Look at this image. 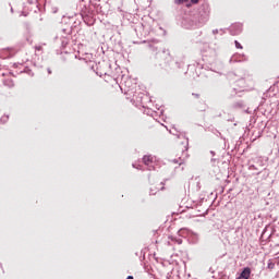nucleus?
<instances>
[{"label": "nucleus", "instance_id": "obj_1", "mask_svg": "<svg viewBox=\"0 0 279 279\" xmlns=\"http://www.w3.org/2000/svg\"><path fill=\"white\" fill-rule=\"evenodd\" d=\"M126 99H130L133 104H143L145 94L138 92L136 83L132 84V80L124 82Z\"/></svg>", "mask_w": 279, "mask_h": 279}, {"label": "nucleus", "instance_id": "obj_2", "mask_svg": "<svg viewBox=\"0 0 279 279\" xmlns=\"http://www.w3.org/2000/svg\"><path fill=\"white\" fill-rule=\"evenodd\" d=\"M247 90H254V81L250 78H240L235 82L231 95H238V93H245Z\"/></svg>", "mask_w": 279, "mask_h": 279}, {"label": "nucleus", "instance_id": "obj_3", "mask_svg": "<svg viewBox=\"0 0 279 279\" xmlns=\"http://www.w3.org/2000/svg\"><path fill=\"white\" fill-rule=\"evenodd\" d=\"M183 25L187 29H193V27H199L204 25V20L202 19L199 13H194L193 15L184 20Z\"/></svg>", "mask_w": 279, "mask_h": 279}, {"label": "nucleus", "instance_id": "obj_4", "mask_svg": "<svg viewBox=\"0 0 279 279\" xmlns=\"http://www.w3.org/2000/svg\"><path fill=\"white\" fill-rule=\"evenodd\" d=\"M156 59L159 62H163V64H169L171 61V56H169V51H161L157 54Z\"/></svg>", "mask_w": 279, "mask_h": 279}, {"label": "nucleus", "instance_id": "obj_5", "mask_svg": "<svg viewBox=\"0 0 279 279\" xmlns=\"http://www.w3.org/2000/svg\"><path fill=\"white\" fill-rule=\"evenodd\" d=\"M62 32L65 33V37L60 38V40L61 46L64 49L69 45V43H71V28H63Z\"/></svg>", "mask_w": 279, "mask_h": 279}, {"label": "nucleus", "instance_id": "obj_6", "mask_svg": "<svg viewBox=\"0 0 279 279\" xmlns=\"http://www.w3.org/2000/svg\"><path fill=\"white\" fill-rule=\"evenodd\" d=\"M250 276H252V269L250 267H245L236 279H250Z\"/></svg>", "mask_w": 279, "mask_h": 279}, {"label": "nucleus", "instance_id": "obj_7", "mask_svg": "<svg viewBox=\"0 0 279 279\" xmlns=\"http://www.w3.org/2000/svg\"><path fill=\"white\" fill-rule=\"evenodd\" d=\"M169 242H168V245H182V239L181 238H175V236H172L170 235L169 238Z\"/></svg>", "mask_w": 279, "mask_h": 279}, {"label": "nucleus", "instance_id": "obj_8", "mask_svg": "<svg viewBox=\"0 0 279 279\" xmlns=\"http://www.w3.org/2000/svg\"><path fill=\"white\" fill-rule=\"evenodd\" d=\"M143 162H144V165H146V167H151V165H154V156H151V155L144 156Z\"/></svg>", "mask_w": 279, "mask_h": 279}, {"label": "nucleus", "instance_id": "obj_9", "mask_svg": "<svg viewBox=\"0 0 279 279\" xmlns=\"http://www.w3.org/2000/svg\"><path fill=\"white\" fill-rule=\"evenodd\" d=\"M233 110H243L245 108V102L243 100H238L232 104Z\"/></svg>", "mask_w": 279, "mask_h": 279}, {"label": "nucleus", "instance_id": "obj_10", "mask_svg": "<svg viewBox=\"0 0 279 279\" xmlns=\"http://www.w3.org/2000/svg\"><path fill=\"white\" fill-rule=\"evenodd\" d=\"M241 32H242L241 25L235 24L231 26V34L233 36H236V34H241Z\"/></svg>", "mask_w": 279, "mask_h": 279}, {"label": "nucleus", "instance_id": "obj_11", "mask_svg": "<svg viewBox=\"0 0 279 279\" xmlns=\"http://www.w3.org/2000/svg\"><path fill=\"white\" fill-rule=\"evenodd\" d=\"M276 267V264L274 263V260L269 259L268 264H267V269H274Z\"/></svg>", "mask_w": 279, "mask_h": 279}, {"label": "nucleus", "instance_id": "obj_12", "mask_svg": "<svg viewBox=\"0 0 279 279\" xmlns=\"http://www.w3.org/2000/svg\"><path fill=\"white\" fill-rule=\"evenodd\" d=\"M174 165H184V159L179 158L173 160Z\"/></svg>", "mask_w": 279, "mask_h": 279}, {"label": "nucleus", "instance_id": "obj_13", "mask_svg": "<svg viewBox=\"0 0 279 279\" xmlns=\"http://www.w3.org/2000/svg\"><path fill=\"white\" fill-rule=\"evenodd\" d=\"M10 119V116H3L1 119H0V122L1 123H8V120Z\"/></svg>", "mask_w": 279, "mask_h": 279}, {"label": "nucleus", "instance_id": "obj_14", "mask_svg": "<svg viewBox=\"0 0 279 279\" xmlns=\"http://www.w3.org/2000/svg\"><path fill=\"white\" fill-rule=\"evenodd\" d=\"M186 1H189V0H174V3L177 5H182V3H186Z\"/></svg>", "mask_w": 279, "mask_h": 279}, {"label": "nucleus", "instance_id": "obj_15", "mask_svg": "<svg viewBox=\"0 0 279 279\" xmlns=\"http://www.w3.org/2000/svg\"><path fill=\"white\" fill-rule=\"evenodd\" d=\"M234 45L236 49H243V46L238 40L234 41Z\"/></svg>", "mask_w": 279, "mask_h": 279}, {"label": "nucleus", "instance_id": "obj_16", "mask_svg": "<svg viewBox=\"0 0 279 279\" xmlns=\"http://www.w3.org/2000/svg\"><path fill=\"white\" fill-rule=\"evenodd\" d=\"M206 108H208V107L206 106V104H204L203 107H201L198 110L201 112H206Z\"/></svg>", "mask_w": 279, "mask_h": 279}, {"label": "nucleus", "instance_id": "obj_17", "mask_svg": "<svg viewBox=\"0 0 279 279\" xmlns=\"http://www.w3.org/2000/svg\"><path fill=\"white\" fill-rule=\"evenodd\" d=\"M63 37H66V33H64V32H60L59 33V36H58V38H63Z\"/></svg>", "mask_w": 279, "mask_h": 279}, {"label": "nucleus", "instance_id": "obj_18", "mask_svg": "<svg viewBox=\"0 0 279 279\" xmlns=\"http://www.w3.org/2000/svg\"><path fill=\"white\" fill-rule=\"evenodd\" d=\"M35 49H36L37 51H43V47H41V46H36Z\"/></svg>", "mask_w": 279, "mask_h": 279}, {"label": "nucleus", "instance_id": "obj_19", "mask_svg": "<svg viewBox=\"0 0 279 279\" xmlns=\"http://www.w3.org/2000/svg\"><path fill=\"white\" fill-rule=\"evenodd\" d=\"M192 96L195 97L196 99H199V94L192 93Z\"/></svg>", "mask_w": 279, "mask_h": 279}, {"label": "nucleus", "instance_id": "obj_20", "mask_svg": "<svg viewBox=\"0 0 279 279\" xmlns=\"http://www.w3.org/2000/svg\"><path fill=\"white\" fill-rule=\"evenodd\" d=\"M82 16L83 19H85V16H88V13H86L85 11H82Z\"/></svg>", "mask_w": 279, "mask_h": 279}, {"label": "nucleus", "instance_id": "obj_21", "mask_svg": "<svg viewBox=\"0 0 279 279\" xmlns=\"http://www.w3.org/2000/svg\"><path fill=\"white\" fill-rule=\"evenodd\" d=\"M191 3L197 4V3H199V0H191Z\"/></svg>", "mask_w": 279, "mask_h": 279}, {"label": "nucleus", "instance_id": "obj_22", "mask_svg": "<svg viewBox=\"0 0 279 279\" xmlns=\"http://www.w3.org/2000/svg\"><path fill=\"white\" fill-rule=\"evenodd\" d=\"M47 72H48L49 75H51V68H48Z\"/></svg>", "mask_w": 279, "mask_h": 279}, {"label": "nucleus", "instance_id": "obj_23", "mask_svg": "<svg viewBox=\"0 0 279 279\" xmlns=\"http://www.w3.org/2000/svg\"><path fill=\"white\" fill-rule=\"evenodd\" d=\"M126 279H134V277L133 276H128Z\"/></svg>", "mask_w": 279, "mask_h": 279}]
</instances>
